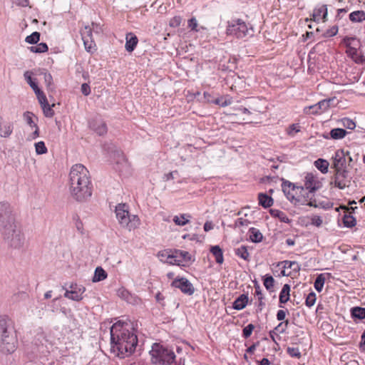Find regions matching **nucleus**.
Segmentation results:
<instances>
[{
	"label": "nucleus",
	"instance_id": "obj_1",
	"mask_svg": "<svg viewBox=\"0 0 365 365\" xmlns=\"http://www.w3.org/2000/svg\"><path fill=\"white\" fill-rule=\"evenodd\" d=\"M0 232L5 243L11 249L20 250L25 244V237L16 224L12 208L8 202H0Z\"/></svg>",
	"mask_w": 365,
	"mask_h": 365
},
{
	"label": "nucleus",
	"instance_id": "obj_2",
	"mask_svg": "<svg viewBox=\"0 0 365 365\" xmlns=\"http://www.w3.org/2000/svg\"><path fill=\"white\" fill-rule=\"evenodd\" d=\"M68 185L70 193L76 201H86L92 195L89 172L81 164H76L71 167Z\"/></svg>",
	"mask_w": 365,
	"mask_h": 365
},
{
	"label": "nucleus",
	"instance_id": "obj_3",
	"mask_svg": "<svg viewBox=\"0 0 365 365\" xmlns=\"http://www.w3.org/2000/svg\"><path fill=\"white\" fill-rule=\"evenodd\" d=\"M132 328L127 323L118 321L110 328V341L113 349H116L118 355H130L134 352L138 344L137 336L130 332L129 329Z\"/></svg>",
	"mask_w": 365,
	"mask_h": 365
},
{
	"label": "nucleus",
	"instance_id": "obj_4",
	"mask_svg": "<svg viewBox=\"0 0 365 365\" xmlns=\"http://www.w3.org/2000/svg\"><path fill=\"white\" fill-rule=\"evenodd\" d=\"M16 343L11 320L5 316L0 317V351L4 354L13 353L16 349Z\"/></svg>",
	"mask_w": 365,
	"mask_h": 365
},
{
	"label": "nucleus",
	"instance_id": "obj_5",
	"mask_svg": "<svg viewBox=\"0 0 365 365\" xmlns=\"http://www.w3.org/2000/svg\"><path fill=\"white\" fill-rule=\"evenodd\" d=\"M115 214L121 226L130 231L136 229L140 225L139 217L129 214L126 204H118L115 207Z\"/></svg>",
	"mask_w": 365,
	"mask_h": 365
},
{
	"label": "nucleus",
	"instance_id": "obj_6",
	"mask_svg": "<svg viewBox=\"0 0 365 365\" xmlns=\"http://www.w3.org/2000/svg\"><path fill=\"white\" fill-rule=\"evenodd\" d=\"M150 354L153 364H162L163 365H173L175 364V353L172 350L163 348L157 344L152 346Z\"/></svg>",
	"mask_w": 365,
	"mask_h": 365
},
{
	"label": "nucleus",
	"instance_id": "obj_7",
	"mask_svg": "<svg viewBox=\"0 0 365 365\" xmlns=\"http://www.w3.org/2000/svg\"><path fill=\"white\" fill-rule=\"evenodd\" d=\"M352 176L349 169L334 170L331 185L343 190L351 185Z\"/></svg>",
	"mask_w": 365,
	"mask_h": 365
},
{
	"label": "nucleus",
	"instance_id": "obj_8",
	"mask_svg": "<svg viewBox=\"0 0 365 365\" xmlns=\"http://www.w3.org/2000/svg\"><path fill=\"white\" fill-rule=\"evenodd\" d=\"M352 160L349 151L345 152L344 150L339 149L335 152L333 157L331 168L334 170L349 169Z\"/></svg>",
	"mask_w": 365,
	"mask_h": 365
},
{
	"label": "nucleus",
	"instance_id": "obj_9",
	"mask_svg": "<svg viewBox=\"0 0 365 365\" xmlns=\"http://www.w3.org/2000/svg\"><path fill=\"white\" fill-rule=\"evenodd\" d=\"M248 28L241 19H232L228 21L226 33L227 35L235 36L238 38L246 36Z\"/></svg>",
	"mask_w": 365,
	"mask_h": 365
},
{
	"label": "nucleus",
	"instance_id": "obj_10",
	"mask_svg": "<svg viewBox=\"0 0 365 365\" xmlns=\"http://www.w3.org/2000/svg\"><path fill=\"white\" fill-rule=\"evenodd\" d=\"M171 286L180 289L183 294L188 296L192 295L195 290L192 284L185 277L175 278L172 282Z\"/></svg>",
	"mask_w": 365,
	"mask_h": 365
},
{
	"label": "nucleus",
	"instance_id": "obj_11",
	"mask_svg": "<svg viewBox=\"0 0 365 365\" xmlns=\"http://www.w3.org/2000/svg\"><path fill=\"white\" fill-rule=\"evenodd\" d=\"M81 35L83 41L85 49L92 53L95 51L96 43L93 39V30L90 26H86L81 30Z\"/></svg>",
	"mask_w": 365,
	"mask_h": 365
},
{
	"label": "nucleus",
	"instance_id": "obj_12",
	"mask_svg": "<svg viewBox=\"0 0 365 365\" xmlns=\"http://www.w3.org/2000/svg\"><path fill=\"white\" fill-rule=\"evenodd\" d=\"M354 41H356V38L352 37H346L344 38V43L347 46L346 53L356 63H363L365 62V57L361 55L356 48L351 46V42Z\"/></svg>",
	"mask_w": 365,
	"mask_h": 365
},
{
	"label": "nucleus",
	"instance_id": "obj_13",
	"mask_svg": "<svg viewBox=\"0 0 365 365\" xmlns=\"http://www.w3.org/2000/svg\"><path fill=\"white\" fill-rule=\"evenodd\" d=\"M282 190L286 195L287 199L292 202L297 200L296 195L299 190H304L302 187H296L294 184L289 181H284L282 185Z\"/></svg>",
	"mask_w": 365,
	"mask_h": 365
},
{
	"label": "nucleus",
	"instance_id": "obj_14",
	"mask_svg": "<svg viewBox=\"0 0 365 365\" xmlns=\"http://www.w3.org/2000/svg\"><path fill=\"white\" fill-rule=\"evenodd\" d=\"M248 210L249 208H244L242 211L239 212V215L243 214L245 217H239L235 222V227L240 228L242 232H245L243 228H248L247 236L248 239L251 240V227H249L251 221L250 220V217H248V214L247 212V211Z\"/></svg>",
	"mask_w": 365,
	"mask_h": 365
},
{
	"label": "nucleus",
	"instance_id": "obj_15",
	"mask_svg": "<svg viewBox=\"0 0 365 365\" xmlns=\"http://www.w3.org/2000/svg\"><path fill=\"white\" fill-rule=\"evenodd\" d=\"M304 186L303 187L309 190V192H314L321 187L322 184L315 175L312 173H307L304 178Z\"/></svg>",
	"mask_w": 365,
	"mask_h": 365
},
{
	"label": "nucleus",
	"instance_id": "obj_16",
	"mask_svg": "<svg viewBox=\"0 0 365 365\" xmlns=\"http://www.w3.org/2000/svg\"><path fill=\"white\" fill-rule=\"evenodd\" d=\"M282 265L283 269L281 272L282 276H291L292 272L288 271V269H292L294 273H298L300 270V265L295 261L285 260L278 264V266Z\"/></svg>",
	"mask_w": 365,
	"mask_h": 365
},
{
	"label": "nucleus",
	"instance_id": "obj_17",
	"mask_svg": "<svg viewBox=\"0 0 365 365\" xmlns=\"http://www.w3.org/2000/svg\"><path fill=\"white\" fill-rule=\"evenodd\" d=\"M14 124L12 122L7 121L0 115V137L7 138L12 134Z\"/></svg>",
	"mask_w": 365,
	"mask_h": 365
},
{
	"label": "nucleus",
	"instance_id": "obj_18",
	"mask_svg": "<svg viewBox=\"0 0 365 365\" xmlns=\"http://www.w3.org/2000/svg\"><path fill=\"white\" fill-rule=\"evenodd\" d=\"M89 125L90 128L99 135H104L107 133V126L106 123L101 120H93L89 123Z\"/></svg>",
	"mask_w": 365,
	"mask_h": 365
},
{
	"label": "nucleus",
	"instance_id": "obj_19",
	"mask_svg": "<svg viewBox=\"0 0 365 365\" xmlns=\"http://www.w3.org/2000/svg\"><path fill=\"white\" fill-rule=\"evenodd\" d=\"M86 288L85 287H79L78 290L76 291H68L66 290V292L64 294V297L66 298H68L69 299L79 302L83 299V294L85 292Z\"/></svg>",
	"mask_w": 365,
	"mask_h": 365
},
{
	"label": "nucleus",
	"instance_id": "obj_20",
	"mask_svg": "<svg viewBox=\"0 0 365 365\" xmlns=\"http://www.w3.org/2000/svg\"><path fill=\"white\" fill-rule=\"evenodd\" d=\"M125 40L126 42L125 47L126 51L128 52H132L135 48L138 42L137 36L133 33H128L126 34Z\"/></svg>",
	"mask_w": 365,
	"mask_h": 365
},
{
	"label": "nucleus",
	"instance_id": "obj_21",
	"mask_svg": "<svg viewBox=\"0 0 365 365\" xmlns=\"http://www.w3.org/2000/svg\"><path fill=\"white\" fill-rule=\"evenodd\" d=\"M327 16V8L326 5H322L320 7L315 9L312 14V19L314 21H318L322 19L325 21Z\"/></svg>",
	"mask_w": 365,
	"mask_h": 365
},
{
	"label": "nucleus",
	"instance_id": "obj_22",
	"mask_svg": "<svg viewBox=\"0 0 365 365\" xmlns=\"http://www.w3.org/2000/svg\"><path fill=\"white\" fill-rule=\"evenodd\" d=\"M258 202L264 208H268L273 205L274 200L267 194L261 192L258 195Z\"/></svg>",
	"mask_w": 365,
	"mask_h": 365
},
{
	"label": "nucleus",
	"instance_id": "obj_23",
	"mask_svg": "<svg viewBox=\"0 0 365 365\" xmlns=\"http://www.w3.org/2000/svg\"><path fill=\"white\" fill-rule=\"evenodd\" d=\"M158 256L162 257H166V259L165 261V262H167L170 264L181 265L182 264V260L181 259H178V258L174 257V256H175L174 252L170 255H167V253H165V252H162V253L160 252L158 254Z\"/></svg>",
	"mask_w": 365,
	"mask_h": 365
},
{
	"label": "nucleus",
	"instance_id": "obj_24",
	"mask_svg": "<svg viewBox=\"0 0 365 365\" xmlns=\"http://www.w3.org/2000/svg\"><path fill=\"white\" fill-rule=\"evenodd\" d=\"M269 213L272 217L278 218L282 222L289 223L290 222V220L288 218L287 215L279 210L270 209Z\"/></svg>",
	"mask_w": 365,
	"mask_h": 365
},
{
	"label": "nucleus",
	"instance_id": "obj_25",
	"mask_svg": "<svg viewBox=\"0 0 365 365\" xmlns=\"http://www.w3.org/2000/svg\"><path fill=\"white\" fill-rule=\"evenodd\" d=\"M210 252L215 258V261L218 264H222L224 261L223 253L222 249L218 245L212 246L210 248Z\"/></svg>",
	"mask_w": 365,
	"mask_h": 365
},
{
	"label": "nucleus",
	"instance_id": "obj_26",
	"mask_svg": "<svg viewBox=\"0 0 365 365\" xmlns=\"http://www.w3.org/2000/svg\"><path fill=\"white\" fill-rule=\"evenodd\" d=\"M247 302L248 297L245 294H242L235 300L233 303V308L235 309L240 310L246 306Z\"/></svg>",
	"mask_w": 365,
	"mask_h": 365
},
{
	"label": "nucleus",
	"instance_id": "obj_27",
	"mask_svg": "<svg viewBox=\"0 0 365 365\" xmlns=\"http://www.w3.org/2000/svg\"><path fill=\"white\" fill-rule=\"evenodd\" d=\"M290 286L287 284H284L279 294L280 303L284 304L289 299Z\"/></svg>",
	"mask_w": 365,
	"mask_h": 365
},
{
	"label": "nucleus",
	"instance_id": "obj_28",
	"mask_svg": "<svg viewBox=\"0 0 365 365\" xmlns=\"http://www.w3.org/2000/svg\"><path fill=\"white\" fill-rule=\"evenodd\" d=\"M314 165L319 170L325 174L328 172L329 163L327 160L319 158L314 162Z\"/></svg>",
	"mask_w": 365,
	"mask_h": 365
},
{
	"label": "nucleus",
	"instance_id": "obj_29",
	"mask_svg": "<svg viewBox=\"0 0 365 365\" xmlns=\"http://www.w3.org/2000/svg\"><path fill=\"white\" fill-rule=\"evenodd\" d=\"M349 19L352 22H362L365 20V12L364 11H353L349 14Z\"/></svg>",
	"mask_w": 365,
	"mask_h": 365
},
{
	"label": "nucleus",
	"instance_id": "obj_30",
	"mask_svg": "<svg viewBox=\"0 0 365 365\" xmlns=\"http://www.w3.org/2000/svg\"><path fill=\"white\" fill-rule=\"evenodd\" d=\"M106 277H107L106 272L102 267H96V269L95 270L94 276L93 277V282H100V281L105 279Z\"/></svg>",
	"mask_w": 365,
	"mask_h": 365
},
{
	"label": "nucleus",
	"instance_id": "obj_31",
	"mask_svg": "<svg viewBox=\"0 0 365 365\" xmlns=\"http://www.w3.org/2000/svg\"><path fill=\"white\" fill-rule=\"evenodd\" d=\"M347 133L343 128H334L330 131V136L332 139L338 140L343 138Z\"/></svg>",
	"mask_w": 365,
	"mask_h": 365
},
{
	"label": "nucleus",
	"instance_id": "obj_32",
	"mask_svg": "<svg viewBox=\"0 0 365 365\" xmlns=\"http://www.w3.org/2000/svg\"><path fill=\"white\" fill-rule=\"evenodd\" d=\"M351 316L358 319H365V308L356 307L351 309Z\"/></svg>",
	"mask_w": 365,
	"mask_h": 365
},
{
	"label": "nucleus",
	"instance_id": "obj_33",
	"mask_svg": "<svg viewBox=\"0 0 365 365\" xmlns=\"http://www.w3.org/2000/svg\"><path fill=\"white\" fill-rule=\"evenodd\" d=\"M175 256L174 257L178 259H181L183 262H187L190 260L191 257L188 252L182 251V250H175L174 251Z\"/></svg>",
	"mask_w": 365,
	"mask_h": 365
},
{
	"label": "nucleus",
	"instance_id": "obj_34",
	"mask_svg": "<svg viewBox=\"0 0 365 365\" xmlns=\"http://www.w3.org/2000/svg\"><path fill=\"white\" fill-rule=\"evenodd\" d=\"M334 101V98L324 99L317 103L318 108L320 113L325 112L331 106V102Z\"/></svg>",
	"mask_w": 365,
	"mask_h": 365
},
{
	"label": "nucleus",
	"instance_id": "obj_35",
	"mask_svg": "<svg viewBox=\"0 0 365 365\" xmlns=\"http://www.w3.org/2000/svg\"><path fill=\"white\" fill-rule=\"evenodd\" d=\"M325 282V277L324 274H320L317 276L314 282V288L317 291L321 292L323 289Z\"/></svg>",
	"mask_w": 365,
	"mask_h": 365
},
{
	"label": "nucleus",
	"instance_id": "obj_36",
	"mask_svg": "<svg viewBox=\"0 0 365 365\" xmlns=\"http://www.w3.org/2000/svg\"><path fill=\"white\" fill-rule=\"evenodd\" d=\"M33 53H44L48 51V46L46 43H40L36 46L29 47Z\"/></svg>",
	"mask_w": 365,
	"mask_h": 365
},
{
	"label": "nucleus",
	"instance_id": "obj_37",
	"mask_svg": "<svg viewBox=\"0 0 365 365\" xmlns=\"http://www.w3.org/2000/svg\"><path fill=\"white\" fill-rule=\"evenodd\" d=\"M40 39V33L33 32L31 35L26 37L25 41L30 44L36 43Z\"/></svg>",
	"mask_w": 365,
	"mask_h": 365
},
{
	"label": "nucleus",
	"instance_id": "obj_38",
	"mask_svg": "<svg viewBox=\"0 0 365 365\" xmlns=\"http://www.w3.org/2000/svg\"><path fill=\"white\" fill-rule=\"evenodd\" d=\"M343 223L345 227H352L356 225V219L350 215H345L343 217Z\"/></svg>",
	"mask_w": 365,
	"mask_h": 365
},
{
	"label": "nucleus",
	"instance_id": "obj_39",
	"mask_svg": "<svg viewBox=\"0 0 365 365\" xmlns=\"http://www.w3.org/2000/svg\"><path fill=\"white\" fill-rule=\"evenodd\" d=\"M34 114L31 112L26 111L24 113V119L31 128L38 126L37 124L33 120Z\"/></svg>",
	"mask_w": 365,
	"mask_h": 365
},
{
	"label": "nucleus",
	"instance_id": "obj_40",
	"mask_svg": "<svg viewBox=\"0 0 365 365\" xmlns=\"http://www.w3.org/2000/svg\"><path fill=\"white\" fill-rule=\"evenodd\" d=\"M303 111H304V113L307 114V115H309V114L317 115V114L321 113L320 110L318 108L317 103L310 106L305 107L304 108Z\"/></svg>",
	"mask_w": 365,
	"mask_h": 365
},
{
	"label": "nucleus",
	"instance_id": "obj_41",
	"mask_svg": "<svg viewBox=\"0 0 365 365\" xmlns=\"http://www.w3.org/2000/svg\"><path fill=\"white\" fill-rule=\"evenodd\" d=\"M43 78H44V82L46 84L48 89L50 91H53L54 87L53 86V78H52V76L51 75V73L44 72L43 73Z\"/></svg>",
	"mask_w": 365,
	"mask_h": 365
},
{
	"label": "nucleus",
	"instance_id": "obj_42",
	"mask_svg": "<svg viewBox=\"0 0 365 365\" xmlns=\"http://www.w3.org/2000/svg\"><path fill=\"white\" fill-rule=\"evenodd\" d=\"M186 217H190L189 215H186L185 214L181 215L180 217L175 216L173 218L174 222L180 226H183L188 223L189 220L186 218Z\"/></svg>",
	"mask_w": 365,
	"mask_h": 365
},
{
	"label": "nucleus",
	"instance_id": "obj_43",
	"mask_svg": "<svg viewBox=\"0 0 365 365\" xmlns=\"http://www.w3.org/2000/svg\"><path fill=\"white\" fill-rule=\"evenodd\" d=\"M35 149L36 153L38 155L45 154L48 151L47 148L46 147L45 143L43 141H39L35 143Z\"/></svg>",
	"mask_w": 365,
	"mask_h": 365
},
{
	"label": "nucleus",
	"instance_id": "obj_44",
	"mask_svg": "<svg viewBox=\"0 0 365 365\" xmlns=\"http://www.w3.org/2000/svg\"><path fill=\"white\" fill-rule=\"evenodd\" d=\"M118 296L127 302H130L131 299L130 292L125 288H120L118 290Z\"/></svg>",
	"mask_w": 365,
	"mask_h": 365
},
{
	"label": "nucleus",
	"instance_id": "obj_45",
	"mask_svg": "<svg viewBox=\"0 0 365 365\" xmlns=\"http://www.w3.org/2000/svg\"><path fill=\"white\" fill-rule=\"evenodd\" d=\"M54 106V104H53L52 106H50L48 103L47 105H45L43 106H42V109H43V114L47 118H51L54 115V111L52 109V107Z\"/></svg>",
	"mask_w": 365,
	"mask_h": 365
},
{
	"label": "nucleus",
	"instance_id": "obj_46",
	"mask_svg": "<svg viewBox=\"0 0 365 365\" xmlns=\"http://www.w3.org/2000/svg\"><path fill=\"white\" fill-rule=\"evenodd\" d=\"M274 279L272 276H267L264 279V286L267 290L271 291L274 287Z\"/></svg>",
	"mask_w": 365,
	"mask_h": 365
},
{
	"label": "nucleus",
	"instance_id": "obj_47",
	"mask_svg": "<svg viewBox=\"0 0 365 365\" xmlns=\"http://www.w3.org/2000/svg\"><path fill=\"white\" fill-rule=\"evenodd\" d=\"M236 254L244 259H247L249 257V252L247 251V247L245 246H241L240 247L237 248L236 250Z\"/></svg>",
	"mask_w": 365,
	"mask_h": 365
},
{
	"label": "nucleus",
	"instance_id": "obj_48",
	"mask_svg": "<svg viewBox=\"0 0 365 365\" xmlns=\"http://www.w3.org/2000/svg\"><path fill=\"white\" fill-rule=\"evenodd\" d=\"M315 302H316V294L314 292H312L307 295L306 300H305V304L308 307H311L315 304Z\"/></svg>",
	"mask_w": 365,
	"mask_h": 365
},
{
	"label": "nucleus",
	"instance_id": "obj_49",
	"mask_svg": "<svg viewBox=\"0 0 365 365\" xmlns=\"http://www.w3.org/2000/svg\"><path fill=\"white\" fill-rule=\"evenodd\" d=\"M262 239V234L258 230L252 227V242H259Z\"/></svg>",
	"mask_w": 365,
	"mask_h": 365
},
{
	"label": "nucleus",
	"instance_id": "obj_50",
	"mask_svg": "<svg viewBox=\"0 0 365 365\" xmlns=\"http://www.w3.org/2000/svg\"><path fill=\"white\" fill-rule=\"evenodd\" d=\"M287 351L292 357L298 359L301 357V352L297 347H288Z\"/></svg>",
	"mask_w": 365,
	"mask_h": 365
},
{
	"label": "nucleus",
	"instance_id": "obj_51",
	"mask_svg": "<svg viewBox=\"0 0 365 365\" xmlns=\"http://www.w3.org/2000/svg\"><path fill=\"white\" fill-rule=\"evenodd\" d=\"M24 76L26 82L29 84L32 89L38 86L37 83L32 79L29 71H26Z\"/></svg>",
	"mask_w": 365,
	"mask_h": 365
},
{
	"label": "nucleus",
	"instance_id": "obj_52",
	"mask_svg": "<svg viewBox=\"0 0 365 365\" xmlns=\"http://www.w3.org/2000/svg\"><path fill=\"white\" fill-rule=\"evenodd\" d=\"M181 21H182V18L179 16H176L170 19L169 25L171 27L175 28L180 25Z\"/></svg>",
	"mask_w": 365,
	"mask_h": 365
},
{
	"label": "nucleus",
	"instance_id": "obj_53",
	"mask_svg": "<svg viewBox=\"0 0 365 365\" xmlns=\"http://www.w3.org/2000/svg\"><path fill=\"white\" fill-rule=\"evenodd\" d=\"M300 131V126L298 124H292L289 125L287 133L289 135H294V133H297Z\"/></svg>",
	"mask_w": 365,
	"mask_h": 365
},
{
	"label": "nucleus",
	"instance_id": "obj_54",
	"mask_svg": "<svg viewBox=\"0 0 365 365\" xmlns=\"http://www.w3.org/2000/svg\"><path fill=\"white\" fill-rule=\"evenodd\" d=\"M288 324V320L282 322L278 324V326L275 328V330L279 333H284L287 329Z\"/></svg>",
	"mask_w": 365,
	"mask_h": 365
},
{
	"label": "nucleus",
	"instance_id": "obj_55",
	"mask_svg": "<svg viewBox=\"0 0 365 365\" xmlns=\"http://www.w3.org/2000/svg\"><path fill=\"white\" fill-rule=\"evenodd\" d=\"M343 125L347 128L348 129L353 130L356 127L355 123L349 118H344L343 119Z\"/></svg>",
	"mask_w": 365,
	"mask_h": 365
},
{
	"label": "nucleus",
	"instance_id": "obj_56",
	"mask_svg": "<svg viewBox=\"0 0 365 365\" xmlns=\"http://www.w3.org/2000/svg\"><path fill=\"white\" fill-rule=\"evenodd\" d=\"M188 27L192 30V31H198L199 30L197 29V21L196 20V19L195 17H192L191 18L189 21H188Z\"/></svg>",
	"mask_w": 365,
	"mask_h": 365
},
{
	"label": "nucleus",
	"instance_id": "obj_57",
	"mask_svg": "<svg viewBox=\"0 0 365 365\" xmlns=\"http://www.w3.org/2000/svg\"><path fill=\"white\" fill-rule=\"evenodd\" d=\"M337 32L338 27L336 26H334L330 29H328L324 35L327 37H331L335 36L337 34Z\"/></svg>",
	"mask_w": 365,
	"mask_h": 365
},
{
	"label": "nucleus",
	"instance_id": "obj_58",
	"mask_svg": "<svg viewBox=\"0 0 365 365\" xmlns=\"http://www.w3.org/2000/svg\"><path fill=\"white\" fill-rule=\"evenodd\" d=\"M214 103L217 105H219L222 107H225L227 105L230 104V101H227V100H225L223 98H216L214 101Z\"/></svg>",
	"mask_w": 365,
	"mask_h": 365
},
{
	"label": "nucleus",
	"instance_id": "obj_59",
	"mask_svg": "<svg viewBox=\"0 0 365 365\" xmlns=\"http://www.w3.org/2000/svg\"><path fill=\"white\" fill-rule=\"evenodd\" d=\"M252 282L255 288V294L257 296L258 299L261 300L262 299V294L261 293L260 287L256 280H252Z\"/></svg>",
	"mask_w": 365,
	"mask_h": 365
},
{
	"label": "nucleus",
	"instance_id": "obj_60",
	"mask_svg": "<svg viewBox=\"0 0 365 365\" xmlns=\"http://www.w3.org/2000/svg\"><path fill=\"white\" fill-rule=\"evenodd\" d=\"M81 92L84 96H88L91 93L90 86L86 83H83L81 85Z\"/></svg>",
	"mask_w": 365,
	"mask_h": 365
},
{
	"label": "nucleus",
	"instance_id": "obj_61",
	"mask_svg": "<svg viewBox=\"0 0 365 365\" xmlns=\"http://www.w3.org/2000/svg\"><path fill=\"white\" fill-rule=\"evenodd\" d=\"M91 29L96 34H100L103 31L101 26L94 22L92 23Z\"/></svg>",
	"mask_w": 365,
	"mask_h": 365
},
{
	"label": "nucleus",
	"instance_id": "obj_62",
	"mask_svg": "<svg viewBox=\"0 0 365 365\" xmlns=\"http://www.w3.org/2000/svg\"><path fill=\"white\" fill-rule=\"evenodd\" d=\"M312 222L313 225L319 227L322 224V220L319 216H314L312 219Z\"/></svg>",
	"mask_w": 365,
	"mask_h": 365
},
{
	"label": "nucleus",
	"instance_id": "obj_63",
	"mask_svg": "<svg viewBox=\"0 0 365 365\" xmlns=\"http://www.w3.org/2000/svg\"><path fill=\"white\" fill-rule=\"evenodd\" d=\"M243 335L245 338L251 335V324H247L243 329Z\"/></svg>",
	"mask_w": 365,
	"mask_h": 365
},
{
	"label": "nucleus",
	"instance_id": "obj_64",
	"mask_svg": "<svg viewBox=\"0 0 365 365\" xmlns=\"http://www.w3.org/2000/svg\"><path fill=\"white\" fill-rule=\"evenodd\" d=\"M37 98L41 107L48 103L45 94L38 96Z\"/></svg>",
	"mask_w": 365,
	"mask_h": 365
}]
</instances>
